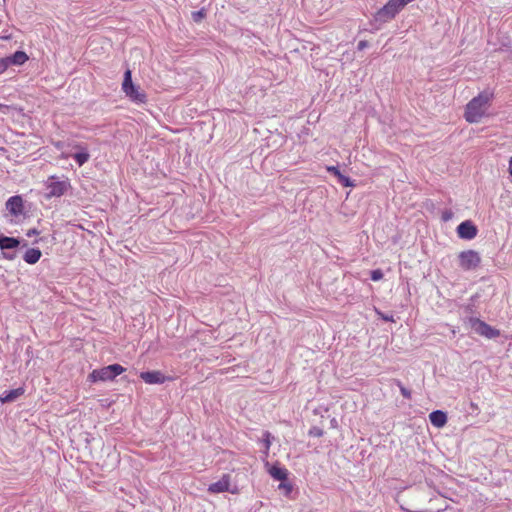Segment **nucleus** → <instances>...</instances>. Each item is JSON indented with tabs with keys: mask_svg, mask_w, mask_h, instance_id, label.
I'll return each instance as SVG.
<instances>
[{
	"mask_svg": "<svg viewBox=\"0 0 512 512\" xmlns=\"http://www.w3.org/2000/svg\"><path fill=\"white\" fill-rule=\"evenodd\" d=\"M493 99V91L488 89L481 91L466 104L464 119L471 124L480 122L483 117L488 115Z\"/></svg>",
	"mask_w": 512,
	"mask_h": 512,
	"instance_id": "1",
	"label": "nucleus"
},
{
	"mask_svg": "<svg viewBox=\"0 0 512 512\" xmlns=\"http://www.w3.org/2000/svg\"><path fill=\"white\" fill-rule=\"evenodd\" d=\"M122 91L134 103L144 104L147 102L146 93L133 83L130 69H127L124 73Z\"/></svg>",
	"mask_w": 512,
	"mask_h": 512,
	"instance_id": "2",
	"label": "nucleus"
},
{
	"mask_svg": "<svg viewBox=\"0 0 512 512\" xmlns=\"http://www.w3.org/2000/svg\"><path fill=\"white\" fill-rule=\"evenodd\" d=\"M125 368L120 364H111L99 369H94L89 375L88 380L92 383L112 381L118 375L125 372Z\"/></svg>",
	"mask_w": 512,
	"mask_h": 512,
	"instance_id": "3",
	"label": "nucleus"
},
{
	"mask_svg": "<svg viewBox=\"0 0 512 512\" xmlns=\"http://www.w3.org/2000/svg\"><path fill=\"white\" fill-rule=\"evenodd\" d=\"M46 189L48 190L46 198L61 197L70 188V182L66 180H58L57 177L51 176L46 182Z\"/></svg>",
	"mask_w": 512,
	"mask_h": 512,
	"instance_id": "4",
	"label": "nucleus"
},
{
	"mask_svg": "<svg viewBox=\"0 0 512 512\" xmlns=\"http://www.w3.org/2000/svg\"><path fill=\"white\" fill-rule=\"evenodd\" d=\"M459 266L465 271L476 269L481 263V257L475 250H465L458 255Z\"/></svg>",
	"mask_w": 512,
	"mask_h": 512,
	"instance_id": "5",
	"label": "nucleus"
},
{
	"mask_svg": "<svg viewBox=\"0 0 512 512\" xmlns=\"http://www.w3.org/2000/svg\"><path fill=\"white\" fill-rule=\"evenodd\" d=\"M470 323L474 331L481 336H484L488 339H493L500 336L499 330L493 328L492 326L478 318H471Z\"/></svg>",
	"mask_w": 512,
	"mask_h": 512,
	"instance_id": "6",
	"label": "nucleus"
},
{
	"mask_svg": "<svg viewBox=\"0 0 512 512\" xmlns=\"http://www.w3.org/2000/svg\"><path fill=\"white\" fill-rule=\"evenodd\" d=\"M231 492L233 494L237 493V489H230V475L224 474L221 479L215 483H212L208 487V492L212 494L222 493V492Z\"/></svg>",
	"mask_w": 512,
	"mask_h": 512,
	"instance_id": "7",
	"label": "nucleus"
},
{
	"mask_svg": "<svg viewBox=\"0 0 512 512\" xmlns=\"http://www.w3.org/2000/svg\"><path fill=\"white\" fill-rule=\"evenodd\" d=\"M477 227L470 220L460 223L457 227V234L461 239L471 240L477 235Z\"/></svg>",
	"mask_w": 512,
	"mask_h": 512,
	"instance_id": "8",
	"label": "nucleus"
},
{
	"mask_svg": "<svg viewBox=\"0 0 512 512\" xmlns=\"http://www.w3.org/2000/svg\"><path fill=\"white\" fill-rule=\"evenodd\" d=\"M265 467L267 468V472L273 479L279 481L287 480L288 470L284 467L279 466L278 463L271 465L269 462H266Z\"/></svg>",
	"mask_w": 512,
	"mask_h": 512,
	"instance_id": "9",
	"label": "nucleus"
},
{
	"mask_svg": "<svg viewBox=\"0 0 512 512\" xmlns=\"http://www.w3.org/2000/svg\"><path fill=\"white\" fill-rule=\"evenodd\" d=\"M140 378L147 384H162L168 380L160 371L141 372Z\"/></svg>",
	"mask_w": 512,
	"mask_h": 512,
	"instance_id": "10",
	"label": "nucleus"
},
{
	"mask_svg": "<svg viewBox=\"0 0 512 512\" xmlns=\"http://www.w3.org/2000/svg\"><path fill=\"white\" fill-rule=\"evenodd\" d=\"M6 208L12 215H20L23 212V200L20 196H12L6 202Z\"/></svg>",
	"mask_w": 512,
	"mask_h": 512,
	"instance_id": "11",
	"label": "nucleus"
},
{
	"mask_svg": "<svg viewBox=\"0 0 512 512\" xmlns=\"http://www.w3.org/2000/svg\"><path fill=\"white\" fill-rule=\"evenodd\" d=\"M429 420L433 426L442 428L447 423V415L441 410H436L429 414Z\"/></svg>",
	"mask_w": 512,
	"mask_h": 512,
	"instance_id": "12",
	"label": "nucleus"
},
{
	"mask_svg": "<svg viewBox=\"0 0 512 512\" xmlns=\"http://www.w3.org/2000/svg\"><path fill=\"white\" fill-rule=\"evenodd\" d=\"M79 152L73 154V158L79 166L84 165L90 158V155L85 147L80 144L74 146Z\"/></svg>",
	"mask_w": 512,
	"mask_h": 512,
	"instance_id": "13",
	"label": "nucleus"
},
{
	"mask_svg": "<svg viewBox=\"0 0 512 512\" xmlns=\"http://www.w3.org/2000/svg\"><path fill=\"white\" fill-rule=\"evenodd\" d=\"M42 256L41 251L38 248H29L23 255V259L28 264L37 263Z\"/></svg>",
	"mask_w": 512,
	"mask_h": 512,
	"instance_id": "14",
	"label": "nucleus"
},
{
	"mask_svg": "<svg viewBox=\"0 0 512 512\" xmlns=\"http://www.w3.org/2000/svg\"><path fill=\"white\" fill-rule=\"evenodd\" d=\"M8 66L23 65L28 60V55L24 51H16L12 56L6 57Z\"/></svg>",
	"mask_w": 512,
	"mask_h": 512,
	"instance_id": "15",
	"label": "nucleus"
},
{
	"mask_svg": "<svg viewBox=\"0 0 512 512\" xmlns=\"http://www.w3.org/2000/svg\"><path fill=\"white\" fill-rule=\"evenodd\" d=\"M20 244L19 240L13 237L0 236L1 249H14Z\"/></svg>",
	"mask_w": 512,
	"mask_h": 512,
	"instance_id": "16",
	"label": "nucleus"
},
{
	"mask_svg": "<svg viewBox=\"0 0 512 512\" xmlns=\"http://www.w3.org/2000/svg\"><path fill=\"white\" fill-rule=\"evenodd\" d=\"M24 393L22 388L13 389L0 397L2 403L11 402Z\"/></svg>",
	"mask_w": 512,
	"mask_h": 512,
	"instance_id": "17",
	"label": "nucleus"
},
{
	"mask_svg": "<svg viewBox=\"0 0 512 512\" xmlns=\"http://www.w3.org/2000/svg\"><path fill=\"white\" fill-rule=\"evenodd\" d=\"M278 489L283 492L285 496H289L292 493L293 485L290 482L281 481V483L278 485Z\"/></svg>",
	"mask_w": 512,
	"mask_h": 512,
	"instance_id": "18",
	"label": "nucleus"
},
{
	"mask_svg": "<svg viewBox=\"0 0 512 512\" xmlns=\"http://www.w3.org/2000/svg\"><path fill=\"white\" fill-rule=\"evenodd\" d=\"M263 443L265 445V455L267 456L268 453H269V450H270V447H271V434L266 431L264 434H263Z\"/></svg>",
	"mask_w": 512,
	"mask_h": 512,
	"instance_id": "19",
	"label": "nucleus"
},
{
	"mask_svg": "<svg viewBox=\"0 0 512 512\" xmlns=\"http://www.w3.org/2000/svg\"><path fill=\"white\" fill-rule=\"evenodd\" d=\"M339 182L344 186V187H353L354 184L352 183V181L350 180L349 177L343 175L342 173L337 177Z\"/></svg>",
	"mask_w": 512,
	"mask_h": 512,
	"instance_id": "20",
	"label": "nucleus"
},
{
	"mask_svg": "<svg viewBox=\"0 0 512 512\" xmlns=\"http://www.w3.org/2000/svg\"><path fill=\"white\" fill-rule=\"evenodd\" d=\"M308 434L312 437H321L323 436L324 432L321 428L314 426L309 430Z\"/></svg>",
	"mask_w": 512,
	"mask_h": 512,
	"instance_id": "21",
	"label": "nucleus"
},
{
	"mask_svg": "<svg viewBox=\"0 0 512 512\" xmlns=\"http://www.w3.org/2000/svg\"><path fill=\"white\" fill-rule=\"evenodd\" d=\"M397 385L400 388V392H401L402 396L406 399H410L411 398L410 390H408L406 387H404L400 381L397 382Z\"/></svg>",
	"mask_w": 512,
	"mask_h": 512,
	"instance_id": "22",
	"label": "nucleus"
},
{
	"mask_svg": "<svg viewBox=\"0 0 512 512\" xmlns=\"http://www.w3.org/2000/svg\"><path fill=\"white\" fill-rule=\"evenodd\" d=\"M375 312L381 319H383L386 322H394L395 321L392 315H386V314L382 313L380 310H378L377 308H375Z\"/></svg>",
	"mask_w": 512,
	"mask_h": 512,
	"instance_id": "23",
	"label": "nucleus"
},
{
	"mask_svg": "<svg viewBox=\"0 0 512 512\" xmlns=\"http://www.w3.org/2000/svg\"><path fill=\"white\" fill-rule=\"evenodd\" d=\"M383 278V273L381 270L377 269V270H373L371 272V279L373 281H379Z\"/></svg>",
	"mask_w": 512,
	"mask_h": 512,
	"instance_id": "24",
	"label": "nucleus"
},
{
	"mask_svg": "<svg viewBox=\"0 0 512 512\" xmlns=\"http://www.w3.org/2000/svg\"><path fill=\"white\" fill-rule=\"evenodd\" d=\"M192 16H193L194 21L198 22V21H200L202 18H204V16H205V12H204V10H200V11L194 12V13L192 14Z\"/></svg>",
	"mask_w": 512,
	"mask_h": 512,
	"instance_id": "25",
	"label": "nucleus"
},
{
	"mask_svg": "<svg viewBox=\"0 0 512 512\" xmlns=\"http://www.w3.org/2000/svg\"><path fill=\"white\" fill-rule=\"evenodd\" d=\"M8 67L6 58H0V74L4 73Z\"/></svg>",
	"mask_w": 512,
	"mask_h": 512,
	"instance_id": "26",
	"label": "nucleus"
},
{
	"mask_svg": "<svg viewBox=\"0 0 512 512\" xmlns=\"http://www.w3.org/2000/svg\"><path fill=\"white\" fill-rule=\"evenodd\" d=\"M326 170L336 177H338L341 174L340 170L336 166H327Z\"/></svg>",
	"mask_w": 512,
	"mask_h": 512,
	"instance_id": "27",
	"label": "nucleus"
},
{
	"mask_svg": "<svg viewBox=\"0 0 512 512\" xmlns=\"http://www.w3.org/2000/svg\"><path fill=\"white\" fill-rule=\"evenodd\" d=\"M453 217V213L450 210H446L442 213V220L449 221Z\"/></svg>",
	"mask_w": 512,
	"mask_h": 512,
	"instance_id": "28",
	"label": "nucleus"
},
{
	"mask_svg": "<svg viewBox=\"0 0 512 512\" xmlns=\"http://www.w3.org/2000/svg\"><path fill=\"white\" fill-rule=\"evenodd\" d=\"M10 110V106L0 103V112L6 114Z\"/></svg>",
	"mask_w": 512,
	"mask_h": 512,
	"instance_id": "29",
	"label": "nucleus"
},
{
	"mask_svg": "<svg viewBox=\"0 0 512 512\" xmlns=\"http://www.w3.org/2000/svg\"><path fill=\"white\" fill-rule=\"evenodd\" d=\"M366 47H367V42H366V41H360V42L358 43V49H359V50H362V49H364V48H366Z\"/></svg>",
	"mask_w": 512,
	"mask_h": 512,
	"instance_id": "30",
	"label": "nucleus"
},
{
	"mask_svg": "<svg viewBox=\"0 0 512 512\" xmlns=\"http://www.w3.org/2000/svg\"><path fill=\"white\" fill-rule=\"evenodd\" d=\"M54 147L57 149H62L63 143L61 141L54 142Z\"/></svg>",
	"mask_w": 512,
	"mask_h": 512,
	"instance_id": "31",
	"label": "nucleus"
},
{
	"mask_svg": "<svg viewBox=\"0 0 512 512\" xmlns=\"http://www.w3.org/2000/svg\"><path fill=\"white\" fill-rule=\"evenodd\" d=\"M36 234H38V231L36 229H32L27 232V236L29 237Z\"/></svg>",
	"mask_w": 512,
	"mask_h": 512,
	"instance_id": "32",
	"label": "nucleus"
},
{
	"mask_svg": "<svg viewBox=\"0 0 512 512\" xmlns=\"http://www.w3.org/2000/svg\"><path fill=\"white\" fill-rule=\"evenodd\" d=\"M509 173L512 176V155H511V158L509 160Z\"/></svg>",
	"mask_w": 512,
	"mask_h": 512,
	"instance_id": "33",
	"label": "nucleus"
},
{
	"mask_svg": "<svg viewBox=\"0 0 512 512\" xmlns=\"http://www.w3.org/2000/svg\"><path fill=\"white\" fill-rule=\"evenodd\" d=\"M62 158L67 159V158H68V155H64V154H63V155H62Z\"/></svg>",
	"mask_w": 512,
	"mask_h": 512,
	"instance_id": "34",
	"label": "nucleus"
}]
</instances>
